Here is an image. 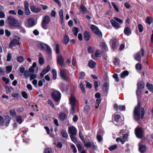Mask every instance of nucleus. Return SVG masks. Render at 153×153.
Instances as JSON below:
<instances>
[{
  "instance_id": "nucleus-1",
  "label": "nucleus",
  "mask_w": 153,
  "mask_h": 153,
  "mask_svg": "<svg viewBox=\"0 0 153 153\" xmlns=\"http://www.w3.org/2000/svg\"><path fill=\"white\" fill-rule=\"evenodd\" d=\"M140 103H138L137 105L135 107L134 111V117L135 120H139L140 118L143 119L144 114L145 110L143 108H142L141 110V116L140 115Z\"/></svg>"
},
{
  "instance_id": "nucleus-2",
  "label": "nucleus",
  "mask_w": 153,
  "mask_h": 153,
  "mask_svg": "<svg viewBox=\"0 0 153 153\" xmlns=\"http://www.w3.org/2000/svg\"><path fill=\"white\" fill-rule=\"evenodd\" d=\"M6 22L11 27H17L19 24L18 21L11 15L7 16Z\"/></svg>"
},
{
  "instance_id": "nucleus-3",
  "label": "nucleus",
  "mask_w": 153,
  "mask_h": 153,
  "mask_svg": "<svg viewBox=\"0 0 153 153\" xmlns=\"http://www.w3.org/2000/svg\"><path fill=\"white\" fill-rule=\"evenodd\" d=\"M11 120L10 117L8 116H5L4 118L0 115V126L2 127L5 126L7 127L10 123Z\"/></svg>"
},
{
  "instance_id": "nucleus-4",
  "label": "nucleus",
  "mask_w": 153,
  "mask_h": 153,
  "mask_svg": "<svg viewBox=\"0 0 153 153\" xmlns=\"http://www.w3.org/2000/svg\"><path fill=\"white\" fill-rule=\"evenodd\" d=\"M69 100L71 105L70 113L73 115L75 113L76 100V97L72 95H71Z\"/></svg>"
},
{
  "instance_id": "nucleus-5",
  "label": "nucleus",
  "mask_w": 153,
  "mask_h": 153,
  "mask_svg": "<svg viewBox=\"0 0 153 153\" xmlns=\"http://www.w3.org/2000/svg\"><path fill=\"white\" fill-rule=\"evenodd\" d=\"M50 20L49 16L48 15H46L43 17L41 23L42 27L43 28L45 29H48L47 25L49 23Z\"/></svg>"
},
{
  "instance_id": "nucleus-6",
  "label": "nucleus",
  "mask_w": 153,
  "mask_h": 153,
  "mask_svg": "<svg viewBox=\"0 0 153 153\" xmlns=\"http://www.w3.org/2000/svg\"><path fill=\"white\" fill-rule=\"evenodd\" d=\"M13 37V39L12 40L10 43V48L19 44L20 38L18 36L15 35Z\"/></svg>"
},
{
  "instance_id": "nucleus-7",
  "label": "nucleus",
  "mask_w": 153,
  "mask_h": 153,
  "mask_svg": "<svg viewBox=\"0 0 153 153\" xmlns=\"http://www.w3.org/2000/svg\"><path fill=\"white\" fill-rule=\"evenodd\" d=\"M54 100L56 102L58 101L60 99L61 94L58 91H53L51 94Z\"/></svg>"
},
{
  "instance_id": "nucleus-8",
  "label": "nucleus",
  "mask_w": 153,
  "mask_h": 153,
  "mask_svg": "<svg viewBox=\"0 0 153 153\" xmlns=\"http://www.w3.org/2000/svg\"><path fill=\"white\" fill-rule=\"evenodd\" d=\"M36 24V22L34 19L33 18H30L27 20V22L25 24L26 27H31L34 26Z\"/></svg>"
},
{
  "instance_id": "nucleus-9",
  "label": "nucleus",
  "mask_w": 153,
  "mask_h": 153,
  "mask_svg": "<svg viewBox=\"0 0 153 153\" xmlns=\"http://www.w3.org/2000/svg\"><path fill=\"white\" fill-rule=\"evenodd\" d=\"M91 28L93 32L96 34L97 35L98 37L101 38L102 36V33L101 32L99 31L98 27L96 26L92 25L91 26Z\"/></svg>"
},
{
  "instance_id": "nucleus-10",
  "label": "nucleus",
  "mask_w": 153,
  "mask_h": 153,
  "mask_svg": "<svg viewBox=\"0 0 153 153\" xmlns=\"http://www.w3.org/2000/svg\"><path fill=\"white\" fill-rule=\"evenodd\" d=\"M141 51H139L138 52L135 53L134 56V58L135 60L139 62L141 61V57L140 55L141 53H142L143 56L144 55V51L143 48H141Z\"/></svg>"
},
{
  "instance_id": "nucleus-11",
  "label": "nucleus",
  "mask_w": 153,
  "mask_h": 153,
  "mask_svg": "<svg viewBox=\"0 0 153 153\" xmlns=\"http://www.w3.org/2000/svg\"><path fill=\"white\" fill-rule=\"evenodd\" d=\"M135 133L137 137L138 138H141L143 137V131L139 127H137L135 130Z\"/></svg>"
},
{
  "instance_id": "nucleus-12",
  "label": "nucleus",
  "mask_w": 153,
  "mask_h": 153,
  "mask_svg": "<svg viewBox=\"0 0 153 153\" xmlns=\"http://www.w3.org/2000/svg\"><path fill=\"white\" fill-rule=\"evenodd\" d=\"M144 84L143 82H140L137 84V90L136 91V94L137 96H139L141 93L140 90L144 88Z\"/></svg>"
},
{
  "instance_id": "nucleus-13",
  "label": "nucleus",
  "mask_w": 153,
  "mask_h": 153,
  "mask_svg": "<svg viewBox=\"0 0 153 153\" xmlns=\"http://www.w3.org/2000/svg\"><path fill=\"white\" fill-rule=\"evenodd\" d=\"M68 133L69 135H75L77 133V130L74 126L70 127L68 128Z\"/></svg>"
},
{
  "instance_id": "nucleus-14",
  "label": "nucleus",
  "mask_w": 153,
  "mask_h": 153,
  "mask_svg": "<svg viewBox=\"0 0 153 153\" xmlns=\"http://www.w3.org/2000/svg\"><path fill=\"white\" fill-rule=\"evenodd\" d=\"M57 64H58L61 67L64 65V60L61 55H58L57 56Z\"/></svg>"
},
{
  "instance_id": "nucleus-15",
  "label": "nucleus",
  "mask_w": 153,
  "mask_h": 153,
  "mask_svg": "<svg viewBox=\"0 0 153 153\" xmlns=\"http://www.w3.org/2000/svg\"><path fill=\"white\" fill-rule=\"evenodd\" d=\"M24 6L25 8V14L26 15H29L30 14V12L29 8V3L27 1L24 2Z\"/></svg>"
},
{
  "instance_id": "nucleus-16",
  "label": "nucleus",
  "mask_w": 153,
  "mask_h": 153,
  "mask_svg": "<svg viewBox=\"0 0 153 153\" xmlns=\"http://www.w3.org/2000/svg\"><path fill=\"white\" fill-rule=\"evenodd\" d=\"M31 11L34 13H38L41 10V8L39 7H36L34 5H33L30 7Z\"/></svg>"
},
{
  "instance_id": "nucleus-17",
  "label": "nucleus",
  "mask_w": 153,
  "mask_h": 153,
  "mask_svg": "<svg viewBox=\"0 0 153 153\" xmlns=\"http://www.w3.org/2000/svg\"><path fill=\"white\" fill-rule=\"evenodd\" d=\"M115 119L116 122L117 123L116 125L117 126H120L123 123V121L120 119V116L118 115H116Z\"/></svg>"
},
{
  "instance_id": "nucleus-18",
  "label": "nucleus",
  "mask_w": 153,
  "mask_h": 153,
  "mask_svg": "<svg viewBox=\"0 0 153 153\" xmlns=\"http://www.w3.org/2000/svg\"><path fill=\"white\" fill-rule=\"evenodd\" d=\"M50 67L49 65H48L47 67L44 68L43 70L42 71L40 74L41 76L42 77H43L45 74L49 71L50 70Z\"/></svg>"
},
{
  "instance_id": "nucleus-19",
  "label": "nucleus",
  "mask_w": 153,
  "mask_h": 153,
  "mask_svg": "<svg viewBox=\"0 0 153 153\" xmlns=\"http://www.w3.org/2000/svg\"><path fill=\"white\" fill-rule=\"evenodd\" d=\"M60 75L62 78L64 80H66L67 79L66 74L65 71L64 70H61L60 71Z\"/></svg>"
},
{
  "instance_id": "nucleus-20",
  "label": "nucleus",
  "mask_w": 153,
  "mask_h": 153,
  "mask_svg": "<svg viewBox=\"0 0 153 153\" xmlns=\"http://www.w3.org/2000/svg\"><path fill=\"white\" fill-rule=\"evenodd\" d=\"M139 150L141 153H144L146 150V147L143 145H141L139 143Z\"/></svg>"
},
{
  "instance_id": "nucleus-21",
  "label": "nucleus",
  "mask_w": 153,
  "mask_h": 153,
  "mask_svg": "<svg viewBox=\"0 0 153 153\" xmlns=\"http://www.w3.org/2000/svg\"><path fill=\"white\" fill-rule=\"evenodd\" d=\"M90 38V33L87 31H85L84 33V39L86 41L89 40Z\"/></svg>"
},
{
  "instance_id": "nucleus-22",
  "label": "nucleus",
  "mask_w": 153,
  "mask_h": 153,
  "mask_svg": "<svg viewBox=\"0 0 153 153\" xmlns=\"http://www.w3.org/2000/svg\"><path fill=\"white\" fill-rule=\"evenodd\" d=\"M111 23L112 26L115 28H118L120 27L119 24L115 21L114 20H111Z\"/></svg>"
},
{
  "instance_id": "nucleus-23",
  "label": "nucleus",
  "mask_w": 153,
  "mask_h": 153,
  "mask_svg": "<svg viewBox=\"0 0 153 153\" xmlns=\"http://www.w3.org/2000/svg\"><path fill=\"white\" fill-rule=\"evenodd\" d=\"M48 45L42 42L40 43L38 45L39 47H40L42 50H45L46 48L48 46Z\"/></svg>"
},
{
  "instance_id": "nucleus-24",
  "label": "nucleus",
  "mask_w": 153,
  "mask_h": 153,
  "mask_svg": "<svg viewBox=\"0 0 153 153\" xmlns=\"http://www.w3.org/2000/svg\"><path fill=\"white\" fill-rule=\"evenodd\" d=\"M124 32L126 35L128 36L130 35L131 33L130 30L128 27L124 29Z\"/></svg>"
},
{
  "instance_id": "nucleus-25",
  "label": "nucleus",
  "mask_w": 153,
  "mask_h": 153,
  "mask_svg": "<svg viewBox=\"0 0 153 153\" xmlns=\"http://www.w3.org/2000/svg\"><path fill=\"white\" fill-rule=\"evenodd\" d=\"M67 116L66 114L64 113H61L59 114V117L60 119L62 121L65 120Z\"/></svg>"
},
{
  "instance_id": "nucleus-26",
  "label": "nucleus",
  "mask_w": 153,
  "mask_h": 153,
  "mask_svg": "<svg viewBox=\"0 0 153 153\" xmlns=\"http://www.w3.org/2000/svg\"><path fill=\"white\" fill-rule=\"evenodd\" d=\"M63 10L62 9H61L59 11V15L61 19V22L62 24L63 22Z\"/></svg>"
},
{
  "instance_id": "nucleus-27",
  "label": "nucleus",
  "mask_w": 153,
  "mask_h": 153,
  "mask_svg": "<svg viewBox=\"0 0 153 153\" xmlns=\"http://www.w3.org/2000/svg\"><path fill=\"white\" fill-rule=\"evenodd\" d=\"M88 65L91 68H93L95 66L96 63L92 60H90L88 62Z\"/></svg>"
},
{
  "instance_id": "nucleus-28",
  "label": "nucleus",
  "mask_w": 153,
  "mask_h": 153,
  "mask_svg": "<svg viewBox=\"0 0 153 153\" xmlns=\"http://www.w3.org/2000/svg\"><path fill=\"white\" fill-rule=\"evenodd\" d=\"M16 120L17 123L19 124H21L23 121V120L22 119V117L20 116H17L16 117Z\"/></svg>"
},
{
  "instance_id": "nucleus-29",
  "label": "nucleus",
  "mask_w": 153,
  "mask_h": 153,
  "mask_svg": "<svg viewBox=\"0 0 153 153\" xmlns=\"http://www.w3.org/2000/svg\"><path fill=\"white\" fill-rule=\"evenodd\" d=\"M146 86L151 92H153V85L152 84H150L148 82L146 83Z\"/></svg>"
},
{
  "instance_id": "nucleus-30",
  "label": "nucleus",
  "mask_w": 153,
  "mask_h": 153,
  "mask_svg": "<svg viewBox=\"0 0 153 153\" xmlns=\"http://www.w3.org/2000/svg\"><path fill=\"white\" fill-rule=\"evenodd\" d=\"M128 74V71H125L121 74L120 77L122 78H124L126 76H127Z\"/></svg>"
},
{
  "instance_id": "nucleus-31",
  "label": "nucleus",
  "mask_w": 153,
  "mask_h": 153,
  "mask_svg": "<svg viewBox=\"0 0 153 153\" xmlns=\"http://www.w3.org/2000/svg\"><path fill=\"white\" fill-rule=\"evenodd\" d=\"M80 9L82 12L83 13H85L87 12L86 8L83 5H81L80 6Z\"/></svg>"
},
{
  "instance_id": "nucleus-32",
  "label": "nucleus",
  "mask_w": 153,
  "mask_h": 153,
  "mask_svg": "<svg viewBox=\"0 0 153 153\" xmlns=\"http://www.w3.org/2000/svg\"><path fill=\"white\" fill-rule=\"evenodd\" d=\"M75 36H76L78 32V29L76 27H74L72 30Z\"/></svg>"
},
{
  "instance_id": "nucleus-33",
  "label": "nucleus",
  "mask_w": 153,
  "mask_h": 153,
  "mask_svg": "<svg viewBox=\"0 0 153 153\" xmlns=\"http://www.w3.org/2000/svg\"><path fill=\"white\" fill-rule=\"evenodd\" d=\"M61 133L62 136L65 138H66L68 136L67 132L65 130H62L61 131Z\"/></svg>"
},
{
  "instance_id": "nucleus-34",
  "label": "nucleus",
  "mask_w": 153,
  "mask_h": 153,
  "mask_svg": "<svg viewBox=\"0 0 153 153\" xmlns=\"http://www.w3.org/2000/svg\"><path fill=\"white\" fill-rule=\"evenodd\" d=\"M75 135H70V137L71 140L74 143H76L77 142V139L75 137Z\"/></svg>"
},
{
  "instance_id": "nucleus-35",
  "label": "nucleus",
  "mask_w": 153,
  "mask_h": 153,
  "mask_svg": "<svg viewBox=\"0 0 153 153\" xmlns=\"http://www.w3.org/2000/svg\"><path fill=\"white\" fill-rule=\"evenodd\" d=\"M52 72L53 73V79L54 80H55L57 77L56 71L55 69H53L52 70Z\"/></svg>"
},
{
  "instance_id": "nucleus-36",
  "label": "nucleus",
  "mask_w": 153,
  "mask_h": 153,
  "mask_svg": "<svg viewBox=\"0 0 153 153\" xmlns=\"http://www.w3.org/2000/svg\"><path fill=\"white\" fill-rule=\"evenodd\" d=\"M69 38L68 36H65L64 37L63 41L64 42L65 44H67L69 42Z\"/></svg>"
},
{
  "instance_id": "nucleus-37",
  "label": "nucleus",
  "mask_w": 153,
  "mask_h": 153,
  "mask_svg": "<svg viewBox=\"0 0 153 153\" xmlns=\"http://www.w3.org/2000/svg\"><path fill=\"white\" fill-rule=\"evenodd\" d=\"M12 67L11 66H7L6 67V72L7 73L10 72L12 70Z\"/></svg>"
},
{
  "instance_id": "nucleus-38",
  "label": "nucleus",
  "mask_w": 153,
  "mask_h": 153,
  "mask_svg": "<svg viewBox=\"0 0 153 153\" xmlns=\"http://www.w3.org/2000/svg\"><path fill=\"white\" fill-rule=\"evenodd\" d=\"M109 84L108 83H105L103 85V89L104 91H106L108 89Z\"/></svg>"
},
{
  "instance_id": "nucleus-39",
  "label": "nucleus",
  "mask_w": 153,
  "mask_h": 153,
  "mask_svg": "<svg viewBox=\"0 0 153 153\" xmlns=\"http://www.w3.org/2000/svg\"><path fill=\"white\" fill-rule=\"evenodd\" d=\"M101 101V98H98L96 100V103L97 105H96V108H97L99 106V105L100 104Z\"/></svg>"
},
{
  "instance_id": "nucleus-40",
  "label": "nucleus",
  "mask_w": 153,
  "mask_h": 153,
  "mask_svg": "<svg viewBox=\"0 0 153 153\" xmlns=\"http://www.w3.org/2000/svg\"><path fill=\"white\" fill-rule=\"evenodd\" d=\"M117 147V146L116 145H114L110 146L109 147L108 149L110 151H111L116 149Z\"/></svg>"
},
{
  "instance_id": "nucleus-41",
  "label": "nucleus",
  "mask_w": 153,
  "mask_h": 153,
  "mask_svg": "<svg viewBox=\"0 0 153 153\" xmlns=\"http://www.w3.org/2000/svg\"><path fill=\"white\" fill-rule=\"evenodd\" d=\"M101 46H102V48L104 49L105 51H108V48L107 47L105 43L104 42L102 43L101 44Z\"/></svg>"
},
{
  "instance_id": "nucleus-42",
  "label": "nucleus",
  "mask_w": 153,
  "mask_h": 153,
  "mask_svg": "<svg viewBox=\"0 0 153 153\" xmlns=\"http://www.w3.org/2000/svg\"><path fill=\"white\" fill-rule=\"evenodd\" d=\"M85 146L86 147H91L94 146V144L89 142L85 143Z\"/></svg>"
},
{
  "instance_id": "nucleus-43",
  "label": "nucleus",
  "mask_w": 153,
  "mask_h": 153,
  "mask_svg": "<svg viewBox=\"0 0 153 153\" xmlns=\"http://www.w3.org/2000/svg\"><path fill=\"white\" fill-rule=\"evenodd\" d=\"M111 4L115 10L117 11L118 12L119 9L117 5L115 4L114 2H112Z\"/></svg>"
},
{
  "instance_id": "nucleus-44",
  "label": "nucleus",
  "mask_w": 153,
  "mask_h": 153,
  "mask_svg": "<svg viewBox=\"0 0 153 153\" xmlns=\"http://www.w3.org/2000/svg\"><path fill=\"white\" fill-rule=\"evenodd\" d=\"M79 137L81 139V140H82L83 142L84 143H85V141L84 138L83 137L82 135V134L81 133V131H79Z\"/></svg>"
},
{
  "instance_id": "nucleus-45",
  "label": "nucleus",
  "mask_w": 153,
  "mask_h": 153,
  "mask_svg": "<svg viewBox=\"0 0 153 153\" xmlns=\"http://www.w3.org/2000/svg\"><path fill=\"white\" fill-rule=\"evenodd\" d=\"M56 53L58 54L60 53V49H59V45L58 44L56 45Z\"/></svg>"
},
{
  "instance_id": "nucleus-46",
  "label": "nucleus",
  "mask_w": 153,
  "mask_h": 153,
  "mask_svg": "<svg viewBox=\"0 0 153 153\" xmlns=\"http://www.w3.org/2000/svg\"><path fill=\"white\" fill-rule=\"evenodd\" d=\"M46 51V52L48 54H51L52 52L51 49L49 46L48 45L46 48L45 49Z\"/></svg>"
},
{
  "instance_id": "nucleus-47",
  "label": "nucleus",
  "mask_w": 153,
  "mask_h": 153,
  "mask_svg": "<svg viewBox=\"0 0 153 153\" xmlns=\"http://www.w3.org/2000/svg\"><path fill=\"white\" fill-rule=\"evenodd\" d=\"M102 51L101 50H97L95 53V56L97 57H98L100 56V55L101 54Z\"/></svg>"
},
{
  "instance_id": "nucleus-48",
  "label": "nucleus",
  "mask_w": 153,
  "mask_h": 153,
  "mask_svg": "<svg viewBox=\"0 0 153 153\" xmlns=\"http://www.w3.org/2000/svg\"><path fill=\"white\" fill-rule=\"evenodd\" d=\"M19 28L20 29V33H25L26 30L24 28L22 27L21 26H19Z\"/></svg>"
},
{
  "instance_id": "nucleus-49",
  "label": "nucleus",
  "mask_w": 153,
  "mask_h": 153,
  "mask_svg": "<svg viewBox=\"0 0 153 153\" xmlns=\"http://www.w3.org/2000/svg\"><path fill=\"white\" fill-rule=\"evenodd\" d=\"M22 95L23 98L25 99H27L28 98V95L27 94L25 91H23L22 93Z\"/></svg>"
},
{
  "instance_id": "nucleus-50",
  "label": "nucleus",
  "mask_w": 153,
  "mask_h": 153,
  "mask_svg": "<svg viewBox=\"0 0 153 153\" xmlns=\"http://www.w3.org/2000/svg\"><path fill=\"white\" fill-rule=\"evenodd\" d=\"M2 79L5 82L6 84H8L9 82V79L8 78H6L4 77H2Z\"/></svg>"
},
{
  "instance_id": "nucleus-51",
  "label": "nucleus",
  "mask_w": 153,
  "mask_h": 153,
  "mask_svg": "<svg viewBox=\"0 0 153 153\" xmlns=\"http://www.w3.org/2000/svg\"><path fill=\"white\" fill-rule=\"evenodd\" d=\"M30 73L28 71H25L24 73V76L26 77H28L30 76Z\"/></svg>"
},
{
  "instance_id": "nucleus-52",
  "label": "nucleus",
  "mask_w": 153,
  "mask_h": 153,
  "mask_svg": "<svg viewBox=\"0 0 153 153\" xmlns=\"http://www.w3.org/2000/svg\"><path fill=\"white\" fill-rule=\"evenodd\" d=\"M118 108L119 110L120 111H124L126 109V107L124 105H120Z\"/></svg>"
},
{
  "instance_id": "nucleus-53",
  "label": "nucleus",
  "mask_w": 153,
  "mask_h": 153,
  "mask_svg": "<svg viewBox=\"0 0 153 153\" xmlns=\"http://www.w3.org/2000/svg\"><path fill=\"white\" fill-rule=\"evenodd\" d=\"M116 141L117 142H121L122 144H123L125 142V140H122V139L120 138H117L116 139Z\"/></svg>"
},
{
  "instance_id": "nucleus-54",
  "label": "nucleus",
  "mask_w": 153,
  "mask_h": 153,
  "mask_svg": "<svg viewBox=\"0 0 153 153\" xmlns=\"http://www.w3.org/2000/svg\"><path fill=\"white\" fill-rule=\"evenodd\" d=\"M138 29L139 31L140 32H142L143 30V27L142 25L141 24H139L138 25Z\"/></svg>"
},
{
  "instance_id": "nucleus-55",
  "label": "nucleus",
  "mask_w": 153,
  "mask_h": 153,
  "mask_svg": "<svg viewBox=\"0 0 153 153\" xmlns=\"http://www.w3.org/2000/svg\"><path fill=\"white\" fill-rule=\"evenodd\" d=\"M136 68L137 70H140L141 69V65L140 63H137L136 65Z\"/></svg>"
},
{
  "instance_id": "nucleus-56",
  "label": "nucleus",
  "mask_w": 153,
  "mask_h": 153,
  "mask_svg": "<svg viewBox=\"0 0 153 153\" xmlns=\"http://www.w3.org/2000/svg\"><path fill=\"white\" fill-rule=\"evenodd\" d=\"M11 58L12 56L10 53H8L7 56V61L8 62L10 61L11 60Z\"/></svg>"
},
{
  "instance_id": "nucleus-57",
  "label": "nucleus",
  "mask_w": 153,
  "mask_h": 153,
  "mask_svg": "<svg viewBox=\"0 0 153 153\" xmlns=\"http://www.w3.org/2000/svg\"><path fill=\"white\" fill-rule=\"evenodd\" d=\"M24 60L23 57L22 56H19L17 58V60L19 62H22Z\"/></svg>"
},
{
  "instance_id": "nucleus-58",
  "label": "nucleus",
  "mask_w": 153,
  "mask_h": 153,
  "mask_svg": "<svg viewBox=\"0 0 153 153\" xmlns=\"http://www.w3.org/2000/svg\"><path fill=\"white\" fill-rule=\"evenodd\" d=\"M94 85L95 88L97 89L99 86L100 82L98 81H94Z\"/></svg>"
},
{
  "instance_id": "nucleus-59",
  "label": "nucleus",
  "mask_w": 153,
  "mask_h": 153,
  "mask_svg": "<svg viewBox=\"0 0 153 153\" xmlns=\"http://www.w3.org/2000/svg\"><path fill=\"white\" fill-rule=\"evenodd\" d=\"M113 76V77L115 79L116 81L118 82L119 81L118 75L117 74H114Z\"/></svg>"
},
{
  "instance_id": "nucleus-60",
  "label": "nucleus",
  "mask_w": 153,
  "mask_h": 153,
  "mask_svg": "<svg viewBox=\"0 0 153 153\" xmlns=\"http://www.w3.org/2000/svg\"><path fill=\"white\" fill-rule=\"evenodd\" d=\"M45 153H52L51 149L49 148H47L45 150Z\"/></svg>"
},
{
  "instance_id": "nucleus-61",
  "label": "nucleus",
  "mask_w": 153,
  "mask_h": 153,
  "mask_svg": "<svg viewBox=\"0 0 153 153\" xmlns=\"http://www.w3.org/2000/svg\"><path fill=\"white\" fill-rule=\"evenodd\" d=\"M146 23H148L149 25H150L152 21L149 16L147 17L146 19Z\"/></svg>"
},
{
  "instance_id": "nucleus-62",
  "label": "nucleus",
  "mask_w": 153,
  "mask_h": 153,
  "mask_svg": "<svg viewBox=\"0 0 153 153\" xmlns=\"http://www.w3.org/2000/svg\"><path fill=\"white\" fill-rule=\"evenodd\" d=\"M80 86L81 88V89L82 91L84 93L85 92V89L82 83H81L80 85Z\"/></svg>"
},
{
  "instance_id": "nucleus-63",
  "label": "nucleus",
  "mask_w": 153,
  "mask_h": 153,
  "mask_svg": "<svg viewBox=\"0 0 153 153\" xmlns=\"http://www.w3.org/2000/svg\"><path fill=\"white\" fill-rule=\"evenodd\" d=\"M85 75V73L84 72H81L79 74L80 79H82Z\"/></svg>"
},
{
  "instance_id": "nucleus-64",
  "label": "nucleus",
  "mask_w": 153,
  "mask_h": 153,
  "mask_svg": "<svg viewBox=\"0 0 153 153\" xmlns=\"http://www.w3.org/2000/svg\"><path fill=\"white\" fill-rule=\"evenodd\" d=\"M44 59L42 57H40L39 59V62L40 65H42L44 63Z\"/></svg>"
}]
</instances>
